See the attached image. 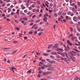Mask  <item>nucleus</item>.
I'll list each match as a JSON object with an SVG mask.
<instances>
[{
    "instance_id": "nucleus-63",
    "label": "nucleus",
    "mask_w": 80,
    "mask_h": 80,
    "mask_svg": "<svg viewBox=\"0 0 80 80\" xmlns=\"http://www.w3.org/2000/svg\"><path fill=\"white\" fill-rule=\"evenodd\" d=\"M78 5H79V6H80V2H78Z\"/></svg>"
},
{
    "instance_id": "nucleus-54",
    "label": "nucleus",
    "mask_w": 80,
    "mask_h": 80,
    "mask_svg": "<svg viewBox=\"0 0 80 80\" xmlns=\"http://www.w3.org/2000/svg\"><path fill=\"white\" fill-rule=\"evenodd\" d=\"M46 3H45V4L49 5V3L48 2V1H46Z\"/></svg>"
},
{
    "instance_id": "nucleus-44",
    "label": "nucleus",
    "mask_w": 80,
    "mask_h": 80,
    "mask_svg": "<svg viewBox=\"0 0 80 80\" xmlns=\"http://www.w3.org/2000/svg\"><path fill=\"white\" fill-rule=\"evenodd\" d=\"M5 3H4V4H2V7H5Z\"/></svg>"
},
{
    "instance_id": "nucleus-15",
    "label": "nucleus",
    "mask_w": 80,
    "mask_h": 80,
    "mask_svg": "<svg viewBox=\"0 0 80 80\" xmlns=\"http://www.w3.org/2000/svg\"><path fill=\"white\" fill-rule=\"evenodd\" d=\"M50 7H49V8H50L51 7H53V4L52 3H50L49 4Z\"/></svg>"
},
{
    "instance_id": "nucleus-5",
    "label": "nucleus",
    "mask_w": 80,
    "mask_h": 80,
    "mask_svg": "<svg viewBox=\"0 0 80 80\" xmlns=\"http://www.w3.org/2000/svg\"><path fill=\"white\" fill-rule=\"evenodd\" d=\"M67 42L68 43L69 45H71V46H72V43H70V41L68 40Z\"/></svg>"
},
{
    "instance_id": "nucleus-33",
    "label": "nucleus",
    "mask_w": 80,
    "mask_h": 80,
    "mask_svg": "<svg viewBox=\"0 0 80 80\" xmlns=\"http://www.w3.org/2000/svg\"><path fill=\"white\" fill-rule=\"evenodd\" d=\"M77 30H78V31L79 32H80V28L78 27H77Z\"/></svg>"
},
{
    "instance_id": "nucleus-20",
    "label": "nucleus",
    "mask_w": 80,
    "mask_h": 80,
    "mask_svg": "<svg viewBox=\"0 0 80 80\" xmlns=\"http://www.w3.org/2000/svg\"><path fill=\"white\" fill-rule=\"evenodd\" d=\"M36 25H37V24H34L32 27V28H35L36 27Z\"/></svg>"
},
{
    "instance_id": "nucleus-53",
    "label": "nucleus",
    "mask_w": 80,
    "mask_h": 80,
    "mask_svg": "<svg viewBox=\"0 0 80 80\" xmlns=\"http://www.w3.org/2000/svg\"><path fill=\"white\" fill-rule=\"evenodd\" d=\"M62 15L63 16H65V15H66V14L64 12H63L62 14Z\"/></svg>"
},
{
    "instance_id": "nucleus-42",
    "label": "nucleus",
    "mask_w": 80,
    "mask_h": 80,
    "mask_svg": "<svg viewBox=\"0 0 80 80\" xmlns=\"http://www.w3.org/2000/svg\"><path fill=\"white\" fill-rule=\"evenodd\" d=\"M46 60H47V61H48V62H49L50 63V61H51L50 60V59H46Z\"/></svg>"
},
{
    "instance_id": "nucleus-24",
    "label": "nucleus",
    "mask_w": 80,
    "mask_h": 80,
    "mask_svg": "<svg viewBox=\"0 0 80 80\" xmlns=\"http://www.w3.org/2000/svg\"><path fill=\"white\" fill-rule=\"evenodd\" d=\"M70 58L71 59V60H72L73 61V62H74L75 60H74V59H73V57H70Z\"/></svg>"
},
{
    "instance_id": "nucleus-32",
    "label": "nucleus",
    "mask_w": 80,
    "mask_h": 80,
    "mask_svg": "<svg viewBox=\"0 0 80 80\" xmlns=\"http://www.w3.org/2000/svg\"><path fill=\"white\" fill-rule=\"evenodd\" d=\"M51 52H52V51H51V50H48L47 51V52H48V53Z\"/></svg>"
},
{
    "instance_id": "nucleus-28",
    "label": "nucleus",
    "mask_w": 80,
    "mask_h": 80,
    "mask_svg": "<svg viewBox=\"0 0 80 80\" xmlns=\"http://www.w3.org/2000/svg\"><path fill=\"white\" fill-rule=\"evenodd\" d=\"M43 55L44 56H48V54L47 53H44L43 54Z\"/></svg>"
},
{
    "instance_id": "nucleus-60",
    "label": "nucleus",
    "mask_w": 80,
    "mask_h": 80,
    "mask_svg": "<svg viewBox=\"0 0 80 80\" xmlns=\"http://www.w3.org/2000/svg\"><path fill=\"white\" fill-rule=\"evenodd\" d=\"M40 52L39 53V52H37L36 53V54L37 55H40Z\"/></svg>"
},
{
    "instance_id": "nucleus-7",
    "label": "nucleus",
    "mask_w": 80,
    "mask_h": 80,
    "mask_svg": "<svg viewBox=\"0 0 80 80\" xmlns=\"http://www.w3.org/2000/svg\"><path fill=\"white\" fill-rule=\"evenodd\" d=\"M51 54L52 55H57V53L55 52H51Z\"/></svg>"
},
{
    "instance_id": "nucleus-56",
    "label": "nucleus",
    "mask_w": 80,
    "mask_h": 80,
    "mask_svg": "<svg viewBox=\"0 0 80 80\" xmlns=\"http://www.w3.org/2000/svg\"><path fill=\"white\" fill-rule=\"evenodd\" d=\"M3 2L2 0H0V3H3Z\"/></svg>"
},
{
    "instance_id": "nucleus-36",
    "label": "nucleus",
    "mask_w": 80,
    "mask_h": 80,
    "mask_svg": "<svg viewBox=\"0 0 80 80\" xmlns=\"http://www.w3.org/2000/svg\"><path fill=\"white\" fill-rule=\"evenodd\" d=\"M70 5H71V6H75V3H73L72 4H70Z\"/></svg>"
},
{
    "instance_id": "nucleus-31",
    "label": "nucleus",
    "mask_w": 80,
    "mask_h": 80,
    "mask_svg": "<svg viewBox=\"0 0 80 80\" xmlns=\"http://www.w3.org/2000/svg\"><path fill=\"white\" fill-rule=\"evenodd\" d=\"M31 14V12L30 11H29L27 13V15H30Z\"/></svg>"
},
{
    "instance_id": "nucleus-64",
    "label": "nucleus",
    "mask_w": 80,
    "mask_h": 80,
    "mask_svg": "<svg viewBox=\"0 0 80 80\" xmlns=\"http://www.w3.org/2000/svg\"><path fill=\"white\" fill-rule=\"evenodd\" d=\"M74 80H78V78L77 77H76Z\"/></svg>"
},
{
    "instance_id": "nucleus-52",
    "label": "nucleus",
    "mask_w": 80,
    "mask_h": 80,
    "mask_svg": "<svg viewBox=\"0 0 80 80\" xmlns=\"http://www.w3.org/2000/svg\"><path fill=\"white\" fill-rule=\"evenodd\" d=\"M58 54H59V55H62V53H61L60 52H58Z\"/></svg>"
},
{
    "instance_id": "nucleus-62",
    "label": "nucleus",
    "mask_w": 80,
    "mask_h": 80,
    "mask_svg": "<svg viewBox=\"0 0 80 80\" xmlns=\"http://www.w3.org/2000/svg\"><path fill=\"white\" fill-rule=\"evenodd\" d=\"M50 57L51 58H54V57L53 55L51 56Z\"/></svg>"
},
{
    "instance_id": "nucleus-22",
    "label": "nucleus",
    "mask_w": 80,
    "mask_h": 80,
    "mask_svg": "<svg viewBox=\"0 0 80 80\" xmlns=\"http://www.w3.org/2000/svg\"><path fill=\"white\" fill-rule=\"evenodd\" d=\"M52 65L51 64H48V67H52Z\"/></svg>"
},
{
    "instance_id": "nucleus-29",
    "label": "nucleus",
    "mask_w": 80,
    "mask_h": 80,
    "mask_svg": "<svg viewBox=\"0 0 80 80\" xmlns=\"http://www.w3.org/2000/svg\"><path fill=\"white\" fill-rule=\"evenodd\" d=\"M58 15L59 16H60L62 15V12L60 11H59V13H58Z\"/></svg>"
},
{
    "instance_id": "nucleus-12",
    "label": "nucleus",
    "mask_w": 80,
    "mask_h": 80,
    "mask_svg": "<svg viewBox=\"0 0 80 80\" xmlns=\"http://www.w3.org/2000/svg\"><path fill=\"white\" fill-rule=\"evenodd\" d=\"M20 15H25V14L23 13L22 11H20Z\"/></svg>"
},
{
    "instance_id": "nucleus-13",
    "label": "nucleus",
    "mask_w": 80,
    "mask_h": 80,
    "mask_svg": "<svg viewBox=\"0 0 80 80\" xmlns=\"http://www.w3.org/2000/svg\"><path fill=\"white\" fill-rule=\"evenodd\" d=\"M53 46V45L52 44H50L48 47V49H50L51 47H52Z\"/></svg>"
},
{
    "instance_id": "nucleus-59",
    "label": "nucleus",
    "mask_w": 80,
    "mask_h": 80,
    "mask_svg": "<svg viewBox=\"0 0 80 80\" xmlns=\"http://www.w3.org/2000/svg\"><path fill=\"white\" fill-rule=\"evenodd\" d=\"M49 12H50V13H52V12H53L52 11V10H49Z\"/></svg>"
},
{
    "instance_id": "nucleus-3",
    "label": "nucleus",
    "mask_w": 80,
    "mask_h": 80,
    "mask_svg": "<svg viewBox=\"0 0 80 80\" xmlns=\"http://www.w3.org/2000/svg\"><path fill=\"white\" fill-rule=\"evenodd\" d=\"M74 50H75V51L76 52H78V53H80V51L79 50H77V49H78V48L77 47H74Z\"/></svg>"
},
{
    "instance_id": "nucleus-4",
    "label": "nucleus",
    "mask_w": 80,
    "mask_h": 80,
    "mask_svg": "<svg viewBox=\"0 0 80 80\" xmlns=\"http://www.w3.org/2000/svg\"><path fill=\"white\" fill-rule=\"evenodd\" d=\"M78 19V18L77 17L75 16L73 18V20L74 22H77V19Z\"/></svg>"
},
{
    "instance_id": "nucleus-40",
    "label": "nucleus",
    "mask_w": 80,
    "mask_h": 80,
    "mask_svg": "<svg viewBox=\"0 0 80 80\" xmlns=\"http://www.w3.org/2000/svg\"><path fill=\"white\" fill-rule=\"evenodd\" d=\"M37 3L38 4V5H40V1H37Z\"/></svg>"
},
{
    "instance_id": "nucleus-21",
    "label": "nucleus",
    "mask_w": 80,
    "mask_h": 80,
    "mask_svg": "<svg viewBox=\"0 0 80 80\" xmlns=\"http://www.w3.org/2000/svg\"><path fill=\"white\" fill-rule=\"evenodd\" d=\"M8 49H10V48H2V50H8Z\"/></svg>"
},
{
    "instance_id": "nucleus-43",
    "label": "nucleus",
    "mask_w": 80,
    "mask_h": 80,
    "mask_svg": "<svg viewBox=\"0 0 80 80\" xmlns=\"http://www.w3.org/2000/svg\"><path fill=\"white\" fill-rule=\"evenodd\" d=\"M27 12H28L27 9H25L24 11V13H27Z\"/></svg>"
},
{
    "instance_id": "nucleus-35",
    "label": "nucleus",
    "mask_w": 80,
    "mask_h": 80,
    "mask_svg": "<svg viewBox=\"0 0 80 80\" xmlns=\"http://www.w3.org/2000/svg\"><path fill=\"white\" fill-rule=\"evenodd\" d=\"M14 18H18V16H17V15H14Z\"/></svg>"
},
{
    "instance_id": "nucleus-46",
    "label": "nucleus",
    "mask_w": 80,
    "mask_h": 80,
    "mask_svg": "<svg viewBox=\"0 0 80 80\" xmlns=\"http://www.w3.org/2000/svg\"><path fill=\"white\" fill-rule=\"evenodd\" d=\"M13 43H18V42H17V41H14L13 42Z\"/></svg>"
},
{
    "instance_id": "nucleus-45",
    "label": "nucleus",
    "mask_w": 80,
    "mask_h": 80,
    "mask_svg": "<svg viewBox=\"0 0 80 80\" xmlns=\"http://www.w3.org/2000/svg\"><path fill=\"white\" fill-rule=\"evenodd\" d=\"M32 8H35V5L34 4H32Z\"/></svg>"
},
{
    "instance_id": "nucleus-30",
    "label": "nucleus",
    "mask_w": 80,
    "mask_h": 80,
    "mask_svg": "<svg viewBox=\"0 0 80 80\" xmlns=\"http://www.w3.org/2000/svg\"><path fill=\"white\" fill-rule=\"evenodd\" d=\"M71 12L70 11H69L67 12L68 15H71Z\"/></svg>"
},
{
    "instance_id": "nucleus-34",
    "label": "nucleus",
    "mask_w": 80,
    "mask_h": 80,
    "mask_svg": "<svg viewBox=\"0 0 80 80\" xmlns=\"http://www.w3.org/2000/svg\"><path fill=\"white\" fill-rule=\"evenodd\" d=\"M29 9L30 10H32V7L30 6L29 7Z\"/></svg>"
},
{
    "instance_id": "nucleus-16",
    "label": "nucleus",
    "mask_w": 80,
    "mask_h": 80,
    "mask_svg": "<svg viewBox=\"0 0 80 80\" xmlns=\"http://www.w3.org/2000/svg\"><path fill=\"white\" fill-rule=\"evenodd\" d=\"M19 12H20V10L18 9L16 12V13H17V15H19Z\"/></svg>"
},
{
    "instance_id": "nucleus-23",
    "label": "nucleus",
    "mask_w": 80,
    "mask_h": 80,
    "mask_svg": "<svg viewBox=\"0 0 80 80\" xmlns=\"http://www.w3.org/2000/svg\"><path fill=\"white\" fill-rule=\"evenodd\" d=\"M54 15L55 17H57L58 16V14L56 13H54Z\"/></svg>"
},
{
    "instance_id": "nucleus-18",
    "label": "nucleus",
    "mask_w": 80,
    "mask_h": 80,
    "mask_svg": "<svg viewBox=\"0 0 80 80\" xmlns=\"http://www.w3.org/2000/svg\"><path fill=\"white\" fill-rule=\"evenodd\" d=\"M68 17H69L68 16H66V19H67V20H68H68H70V19H71V18Z\"/></svg>"
},
{
    "instance_id": "nucleus-57",
    "label": "nucleus",
    "mask_w": 80,
    "mask_h": 80,
    "mask_svg": "<svg viewBox=\"0 0 80 80\" xmlns=\"http://www.w3.org/2000/svg\"><path fill=\"white\" fill-rule=\"evenodd\" d=\"M14 12H12L11 14V15H14Z\"/></svg>"
},
{
    "instance_id": "nucleus-61",
    "label": "nucleus",
    "mask_w": 80,
    "mask_h": 80,
    "mask_svg": "<svg viewBox=\"0 0 80 80\" xmlns=\"http://www.w3.org/2000/svg\"><path fill=\"white\" fill-rule=\"evenodd\" d=\"M32 33H33V31H31L29 32V34H32Z\"/></svg>"
},
{
    "instance_id": "nucleus-38",
    "label": "nucleus",
    "mask_w": 80,
    "mask_h": 80,
    "mask_svg": "<svg viewBox=\"0 0 80 80\" xmlns=\"http://www.w3.org/2000/svg\"><path fill=\"white\" fill-rule=\"evenodd\" d=\"M70 30L71 32H73V28L72 27L70 28Z\"/></svg>"
},
{
    "instance_id": "nucleus-51",
    "label": "nucleus",
    "mask_w": 80,
    "mask_h": 80,
    "mask_svg": "<svg viewBox=\"0 0 80 80\" xmlns=\"http://www.w3.org/2000/svg\"><path fill=\"white\" fill-rule=\"evenodd\" d=\"M10 5V3H8L7 5V7H9Z\"/></svg>"
},
{
    "instance_id": "nucleus-39",
    "label": "nucleus",
    "mask_w": 80,
    "mask_h": 80,
    "mask_svg": "<svg viewBox=\"0 0 80 80\" xmlns=\"http://www.w3.org/2000/svg\"><path fill=\"white\" fill-rule=\"evenodd\" d=\"M44 15H45V17H48V14L47 13H46Z\"/></svg>"
},
{
    "instance_id": "nucleus-2",
    "label": "nucleus",
    "mask_w": 80,
    "mask_h": 80,
    "mask_svg": "<svg viewBox=\"0 0 80 80\" xmlns=\"http://www.w3.org/2000/svg\"><path fill=\"white\" fill-rule=\"evenodd\" d=\"M44 18L43 19V21H44L46 22H47V21L48 20V18L46 17L45 16V15H44Z\"/></svg>"
},
{
    "instance_id": "nucleus-50",
    "label": "nucleus",
    "mask_w": 80,
    "mask_h": 80,
    "mask_svg": "<svg viewBox=\"0 0 80 80\" xmlns=\"http://www.w3.org/2000/svg\"><path fill=\"white\" fill-rule=\"evenodd\" d=\"M42 72H43L42 71H41L39 72V73L41 74V73H42Z\"/></svg>"
},
{
    "instance_id": "nucleus-48",
    "label": "nucleus",
    "mask_w": 80,
    "mask_h": 80,
    "mask_svg": "<svg viewBox=\"0 0 80 80\" xmlns=\"http://www.w3.org/2000/svg\"><path fill=\"white\" fill-rule=\"evenodd\" d=\"M41 69H44L45 68V67L44 66H42L41 67Z\"/></svg>"
},
{
    "instance_id": "nucleus-11",
    "label": "nucleus",
    "mask_w": 80,
    "mask_h": 80,
    "mask_svg": "<svg viewBox=\"0 0 80 80\" xmlns=\"http://www.w3.org/2000/svg\"><path fill=\"white\" fill-rule=\"evenodd\" d=\"M23 20H24L25 21H27V20H28V18H26V17L23 18Z\"/></svg>"
},
{
    "instance_id": "nucleus-10",
    "label": "nucleus",
    "mask_w": 80,
    "mask_h": 80,
    "mask_svg": "<svg viewBox=\"0 0 80 80\" xmlns=\"http://www.w3.org/2000/svg\"><path fill=\"white\" fill-rule=\"evenodd\" d=\"M76 38H77L75 36H72V37L71 38V39L72 41L74 40L75 39H76Z\"/></svg>"
},
{
    "instance_id": "nucleus-27",
    "label": "nucleus",
    "mask_w": 80,
    "mask_h": 80,
    "mask_svg": "<svg viewBox=\"0 0 80 80\" xmlns=\"http://www.w3.org/2000/svg\"><path fill=\"white\" fill-rule=\"evenodd\" d=\"M21 8L22 10H24V9H25L26 8H25V6H23Z\"/></svg>"
},
{
    "instance_id": "nucleus-41",
    "label": "nucleus",
    "mask_w": 80,
    "mask_h": 80,
    "mask_svg": "<svg viewBox=\"0 0 80 80\" xmlns=\"http://www.w3.org/2000/svg\"><path fill=\"white\" fill-rule=\"evenodd\" d=\"M28 37L27 36L24 37V38L25 40H27Z\"/></svg>"
},
{
    "instance_id": "nucleus-14",
    "label": "nucleus",
    "mask_w": 80,
    "mask_h": 80,
    "mask_svg": "<svg viewBox=\"0 0 80 80\" xmlns=\"http://www.w3.org/2000/svg\"><path fill=\"white\" fill-rule=\"evenodd\" d=\"M38 32H39V31H41V32H42V31H43V29H42L41 28H40L38 30Z\"/></svg>"
},
{
    "instance_id": "nucleus-1",
    "label": "nucleus",
    "mask_w": 80,
    "mask_h": 80,
    "mask_svg": "<svg viewBox=\"0 0 80 80\" xmlns=\"http://www.w3.org/2000/svg\"><path fill=\"white\" fill-rule=\"evenodd\" d=\"M50 73H52V72L50 71H48L46 72H43V75H49V74H50Z\"/></svg>"
},
{
    "instance_id": "nucleus-55",
    "label": "nucleus",
    "mask_w": 80,
    "mask_h": 80,
    "mask_svg": "<svg viewBox=\"0 0 80 80\" xmlns=\"http://www.w3.org/2000/svg\"><path fill=\"white\" fill-rule=\"evenodd\" d=\"M62 56H63V57H65V54L64 53H62V54H61Z\"/></svg>"
},
{
    "instance_id": "nucleus-47",
    "label": "nucleus",
    "mask_w": 80,
    "mask_h": 80,
    "mask_svg": "<svg viewBox=\"0 0 80 80\" xmlns=\"http://www.w3.org/2000/svg\"><path fill=\"white\" fill-rule=\"evenodd\" d=\"M40 64H41V65H43L44 63L43 62H39Z\"/></svg>"
},
{
    "instance_id": "nucleus-19",
    "label": "nucleus",
    "mask_w": 80,
    "mask_h": 80,
    "mask_svg": "<svg viewBox=\"0 0 80 80\" xmlns=\"http://www.w3.org/2000/svg\"><path fill=\"white\" fill-rule=\"evenodd\" d=\"M50 63H55V61L53 60V61H51L50 62Z\"/></svg>"
},
{
    "instance_id": "nucleus-9",
    "label": "nucleus",
    "mask_w": 80,
    "mask_h": 80,
    "mask_svg": "<svg viewBox=\"0 0 80 80\" xmlns=\"http://www.w3.org/2000/svg\"><path fill=\"white\" fill-rule=\"evenodd\" d=\"M54 69V68H48L47 70H53Z\"/></svg>"
},
{
    "instance_id": "nucleus-49",
    "label": "nucleus",
    "mask_w": 80,
    "mask_h": 80,
    "mask_svg": "<svg viewBox=\"0 0 80 80\" xmlns=\"http://www.w3.org/2000/svg\"><path fill=\"white\" fill-rule=\"evenodd\" d=\"M62 5L63 6V7H65V6L66 5V3H63Z\"/></svg>"
},
{
    "instance_id": "nucleus-26",
    "label": "nucleus",
    "mask_w": 80,
    "mask_h": 80,
    "mask_svg": "<svg viewBox=\"0 0 80 80\" xmlns=\"http://www.w3.org/2000/svg\"><path fill=\"white\" fill-rule=\"evenodd\" d=\"M32 11L35 13V12H37V10L36 9H33V10H32Z\"/></svg>"
},
{
    "instance_id": "nucleus-6",
    "label": "nucleus",
    "mask_w": 80,
    "mask_h": 80,
    "mask_svg": "<svg viewBox=\"0 0 80 80\" xmlns=\"http://www.w3.org/2000/svg\"><path fill=\"white\" fill-rule=\"evenodd\" d=\"M57 50V51H61V52H63V49L62 48H58Z\"/></svg>"
},
{
    "instance_id": "nucleus-58",
    "label": "nucleus",
    "mask_w": 80,
    "mask_h": 80,
    "mask_svg": "<svg viewBox=\"0 0 80 80\" xmlns=\"http://www.w3.org/2000/svg\"><path fill=\"white\" fill-rule=\"evenodd\" d=\"M43 21H42L40 22V25H42L43 24Z\"/></svg>"
},
{
    "instance_id": "nucleus-25",
    "label": "nucleus",
    "mask_w": 80,
    "mask_h": 80,
    "mask_svg": "<svg viewBox=\"0 0 80 80\" xmlns=\"http://www.w3.org/2000/svg\"><path fill=\"white\" fill-rule=\"evenodd\" d=\"M27 56V54H26L25 55H24V56H23L22 57V58H25V57H26V56Z\"/></svg>"
},
{
    "instance_id": "nucleus-8",
    "label": "nucleus",
    "mask_w": 80,
    "mask_h": 80,
    "mask_svg": "<svg viewBox=\"0 0 80 80\" xmlns=\"http://www.w3.org/2000/svg\"><path fill=\"white\" fill-rule=\"evenodd\" d=\"M57 45H55V46H53V48H57V47H58V46L57 45H58V43H57L56 44Z\"/></svg>"
},
{
    "instance_id": "nucleus-37",
    "label": "nucleus",
    "mask_w": 80,
    "mask_h": 80,
    "mask_svg": "<svg viewBox=\"0 0 80 80\" xmlns=\"http://www.w3.org/2000/svg\"><path fill=\"white\" fill-rule=\"evenodd\" d=\"M40 21V20H37L35 22L36 23H38V22H39Z\"/></svg>"
},
{
    "instance_id": "nucleus-17",
    "label": "nucleus",
    "mask_w": 80,
    "mask_h": 80,
    "mask_svg": "<svg viewBox=\"0 0 80 80\" xmlns=\"http://www.w3.org/2000/svg\"><path fill=\"white\" fill-rule=\"evenodd\" d=\"M42 34H43V32H39L38 34V35L39 36H41V35H42Z\"/></svg>"
}]
</instances>
